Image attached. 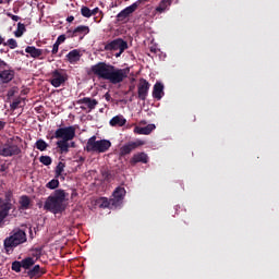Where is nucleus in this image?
Wrapping results in <instances>:
<instances>
[{"mask_svg": "<svg viewBox=\"0 0 279 279\" xmlns=\"http://www.w3.org/2000/svg\"><path fill=\"white\" fill-rule=\"evenodd\" d=\"M81 14H82V16H84V19H90V16H92V11H90V9L88 8V7H82L81 8Z\"/></svg>", "mask_w": 279, "mask_h": 279, "instance_id": "e433bc0d", "label": "nucleus"}, {"mask_svg": "<svg viewBox=\"0 0 279 279\" xmlns=\"http://www.w3.org/2000/svg\"><path fill=\"white\" fill-rule=\"evenodd\" d=\"M96 202H100V208H110V206H112V198L99 197Z\"/></svg>", "mask_w": 279, "mask_h": 279, "instance_id": "c756f323", "label": "nucleus"}, {"mask_svg": "<svg viewBox=\"0 0 279 279\" xmlns=\"http://www.w3.org/2000/svg\"><path fill=\"white\" fill-rule=\"evenodd\" d=\"M71 147H72V149H75V147H76L75 142L69 143V149H71Z\"/></svg>", "mask_w": 279, "mask_h": 279, "instance_id": "09e8293b", "label": "nucleus"}, {"mask_svg": "<svg viewBox=\"0 0 279 279\" xmlns=\"http://www.w3.org/2000/svg\"><path fill=\"white\" fill-rule=\"evenodd\" d=\"M129 162L131 167H136L138 162H142L143 165H147V162H149V157L145 153H137L132 156Z\"/></svg>", "mask_w": 279, "mask_h": 279, "instance_id": "dca6fc26", "label": "nucleus"}, {"mask_svg": "<svg viewBox=\"0 0 279 279\" xmlns=\"http://www.w3.org/2000/svg\"><path fill=\"white\" fill-rule=\"evenodd\" d=\"M121 50H119V52L118 53H116V58H120L121 57Z\"/></svg>", "mask_w": 279, "mask_h": 279, "instance_id": "5fc2aeb1", "label": "nucleus"}, {"mask_svg": "<svg viewBox=\"0 0 279 279\" xmlns=\"http://www.w3.org/2000/svg\"><path fill=\"white\" fill-rule=\"evenodd\" d=\"M64 167H66L65 162L60 161L54 170V175L56 178H60L62 175V173L64 172Z\"/></svg>", "mask_w": 279, "mask_h": 279, "instance_id": "7c9ffc66", "label": "nucleus"}, {"mask_svg": "<svg viewBox=\"0 0 279 279\" xmlns=\"http://www.w3.org/2000/svg\"><path fill=\"white\" fill-rule=\"evenodd\" d=\"M9 68H10V64H8V62L0 59V69H9Z\"/></svg>", "mask_w": 279, "mask_h": 279, "instance_id": "37998d69", "label": "nucleus"}, {"mask_svg": "<svg viewBox=\"0 0 279 279\" xmlns=\"http://www.w3.org/2000/svg\"><path fill=\"white\" fill-rule=\"evenodd\" d=\"M171 3H173V0H161L159 2V5L156 8V12H159V14H162L166 10H169L171 7Z\"/></svg>", "mask_w": 279, "mask_h": 279, "instance_id": "5701e85b", "label": "nucleus"}, {"mask_svg": "<svg viewBox=\"0 0 279 279\" xmlns=\"http://www.w3.org/2000/svg\"><path fill=\"white\" fill-rule=\"evenodd\" d=\"M85 160H86V158H84V157L78 158V162H81V163L84 162Z\"/></svg>", "mask_w": 279, "mask_h": 279, "instance_id": "864d4df0", "label": "nucleus"}, {"mask_svg": "<svg viewBox=\"0 0 279 279\" xmlns=\"http://www.w3.org/2000/svg\"><path fill=\"white\" fill-rule=\"evenodd\" d=\"M25 32H27V28L25 27V24L19 22L17 23V29L14 32L15 38H21Z\"/></svg>", "mask_w": 279, "mask_h": 279, "instance_id": "cd10ccee", "label": "nucleus"}, {"mask_svg": "<svg viewBox=\"0 0 279 279\" xmlns=\"http://www.w3.org/2000/svg\"><path fill=\"white\" fill-rule=\"evenodd\" d=\"M154 130H156V124H148L143 128H141V126L135 128L136 134H144V135H149V133L154 132Z\"/></svg>", "mask_w": 279, "mask_h": 279, "instance_id": "4be33fe9", "label": "nucleus"}, {"mask_svg": "<svg viewBox=\"0 0 279 279\" xmlns=\"http://www.w3.org/2000/svg\"><path fill=\"white\" fill-rule=\"evenodd\" d=\"M5 43V39L0 35V45H3Z\"/></svg>", "mask_w": 279, "mask_h": 279, "instance_id": "3c124183", "label": "nucleus"}, {"mask_svg": "<svg viewBox=\"0 0 279 279\" xmlns=\"http://www.w3.org/2000/svg\"><path fill=\"white\" fill-rule=\"evenodd\" d=\"M141 3H143V0H137L133 4L126 7L125 9H123L124 14H126V16H130V14H134V12L138 10V5H141Z\"/></svg>", "mask_w": 279, "mask_h": 279, "instance_id": "b1692460", "label": "nucleus"}, {"mask_svg": "<svg viewBox=\"0 0 279 279\" xmlns=\"http://www.w3.org/2000/svg\"><path fill=\"white\" fill-rule=\"evenodd\" d=\"M9 95H12V93L11 94L9 93Z\"/></svg>", "mask_w": 279, "mask_h": 279, "instance_id": "680f3d73", "label": "nucleus"}, {"mask_svg": "<svg viewBox=\"0 0 279 279\" xmlns=\"http://www.w3.org/2000/svg\"><path fill=\"white\" fill-rule=\"evenodd\" d=\"M45 274H47V271L40 268V265H35L27 271L28 278H40V276H45Z\"/></svg>", "mask_w": 279, "mask_h": 279, "instance_id": "a211bd4d", "label": "nucleus"}, {"mask_svg": "<svg viewBox=\"0 0 279 279\" xmlns=\"http://www.w3.org/2000/svg\"><path fill=\"white\" fill-rule=\"evenodd\" d=\"M59 49H60V44L54 43L52 46V50H51L52 56H56V53H58Z\"/></svg>", "mask_w": 279, "mask_h": 279, "instance_id": "79ce46f5", "label": "nucleus"}, {"mask_svg": "<svg viewBox=\"0 0 279 279\" xmlns=\"http://www.w3.org/2000/svg\"><path fill=\"white\" fill-rule=\"evenodd\" d=\"M125 123H128V120H125V118H123V116H116L109 122L111 128H123V125H125Z\"/></svg>", "mask_w": 279, "mask_h": 279, "instance_id": "6ab92c4d", "label": "nucleus"}, {"mask_svg": "<svg viewBox=\"0 0 279 279\" xmlns=\"http://www.w3.org/2000/svg\"><path fill=\"white\" fill-rule=\"evenodd\" d=\"M133 89V87H130V90H132Z\"/></svg>", "mask_w": 279, "mask_h": 279, "instance_id": "052dcab7", "label": "nucleus"}, {"mask_svg": "<svg viewBox=\"0 0 279 279\" xmlns=\"http://www.w3.org/2000/svg\"><path fill=\"white\" fill-rule=\"evenodd\" d=\"M128 49V41L117 38L113 39L105 45V51H120V53H123Z\"/></svg>", "mask_w": 279, "mask_h": 279, "instance_id": "0eeeda50", "label": "nucleus"}, {"mask_svg": "<svg viewBox=\"0 0 279 279\" xmlns=\"http://www.w3.org/2000/svg\"><path fill=\"white\" fill-rule=\"evenodd\" d=\"M66 58L70 64H75V62H80V58H82V54H80V50L74 49L66 54Z\"/></svg>", "mask_w": 279, "mask_h": 279, "instance_id": "aec40b11", "label": "nucleus"}, {"mask_svg": "<svg viewBox=\"0 0 279 279\" xmlns=\"http://www.w3.org/2000/svg\"><path fill=\"white\" fill-rule=\"evenodd\" d=\"M2 130H5V122L4 121H0V132Z\"/></svg>", "mask_w": 279, "mask_h": 279, "instance_id": "de8ad7c7", "label": "nucleus"}, {"mask_svg": "<svg viewBox=\"0 0 279 279\" xmlns=\"http://www.w3.org/2000/svg\"><path fill=\"white\" fill-rule=\"evenodd\" d=\"M12 271H15L16 274H21V269H23V262L15 260L11 265Z\"/></svg>", "mask_w": 279, "mask_h": 279, "instance_id": "473e14b6", "label": "nucleus"}, {"mask_svg": "<svg viewBox=\"0 0 279 279\" xmlns=\"http://www.w3.org/2000/svg\"><path fill=\"white\" fill-rule=\"evenodd\" d=\"M4 47H9L10 49H16L19 47V43H16V39L11 38L8 39L7 43L3 41Z\"/></svg>", "mask_w": 279, "mask_h": 279, "instance_id": "72a5a7b5", "label": "nucleus"}, {"mask_svg": "<svg viewBox=\"0 0 279 279\" xmlns=\"http://www.w3.org/2000/svg\"><path fill=\"white\" fill-rule=\"evenodd\" d=\"M66 201V192L64 190H56L46 199L44 210H49L53 215L64 213V202Z\"/></svg>", "mask_w": 279, "mask_h": 279, "instance_id": "7ed1b4c3", "label": "nucleus"}, {"mask_svg": "<svg viewBox=\"0 0 279 279\" xmlns=\"http://www.w3.org/2000/svg\"><path fill=\"white\" fill-rule=\"evenodd\" d=\"M64 40H66V35H60L57 40L56 44L57 45H62V43H64Z\"/></svg>", "mask_w": 279, "mask_h": 279, "instance_id": "a19ab883", "label": "nucleus"}, {"mask_svg": "<svg viewBox=\"0 0 279 279\" xmlns=\"http://www.w3.org/2000/svg\"><path fill=\"white\" fill-rule=\"evenodd\" d=\"M39 162H41V165H45V167H49V165H51L53 160L49 156H40Z\"/></svg>", "mask_w": 279, "mask_h": 279, "instance_id": "c9c22d12", "label": "nucleus"}, {"mask_svg": "<svg viewBox=\"0 0 279 279\" xmlns=\"http://www.w3.org/2000/svg\"><path fill=\"white\" fill-rule=\"evenodd\" d=\"M49 52H50L49 50H47V49L45 50V53H49Z\"/></svg>", "mask_w": 279, "mask_h": 279, "instance_id": "4d7b16f0", "label": "nucleus"}, {"mask_svg": "<svg viewBox=\"0 0 279 279\" xmlns=\"http://www.w3.org/2000/svg\"><path fill=\"white\" fill-rule=\"evenodd\" d=\"M128 14L122 10L118 15H117V19L118 21H124L128 19Z\"/></svg>", "mask_w": 279, "mask_h": 279, "instance_id": "ea45409f", "label": "nucleus"}, {"mask_svg": "<svg viewBox=\"0 0 279 279\" xmlns=\"http://www.w3.org/2000/svg\"><path fill=\"white\" fill-rule=\"evenodd\" d=\"M153 97L154 99H157V101H160L162 97H165V85L162 83H156L153 87Z\"/></svg>", "mask_w": 279, "mask_h": 279, "instance_id": "f3484780", "label": "nucleus"}, {"mask_svg": "<svg viewBox=\"0 0 279 279\" xmlns=\"http://www.w3.org/2000/svg\"><path fill=\"white\" fill-rule=\"evenodd\" d=\"M19 154H21V147L12 142H8L2 148H0V156H3L4 158L19 156Z\"/></svg>", "mask_w": 279, "mask_h": 279, "instance_id": "1a4fd4ad", "label": "nucleus"}, {"mask_svg": "<svg viewBox=\"0 0 279 279\" xmlns=\"http://www.w3.org/2000/svg\"><path fill=\"white\" fill-rule=\"evenodd\" d=\"M34 265H36V260L34 259V257H26L24 259H22V268L26 269V270H31L32 267H34Z\"/></svg>", "mask_w": 279, "mask_h": 279, "instance_id": "bb28decb", "label": "nucleus"}, {"mask_svg": "<svg viewBox=\"0 0 279 279\" xmlns=\"http://www.w3.org/2000/svg\"><path fill=\"white\" fill-rule=\"evenodd\" d=\"M90 34V27L86 25H80L73 31H68V38H75L77 36H86Z\"/></svg>", "mask_w": 279, "mask_h": 279, "instance_id": "ddd939ff", "label": "nucleus"}, {"mask_svg": "<svg viewBox=\"0 0 279 279\" xmlns=\"http://www.w3.org/2000/svg\"><path fill=\"white\" fill-rule=\"evenodd\" d=\"M90 71L94 75L99 77V80H107L110 84H121L128 80L130 75V68L119 69L110 63L98 62L92 65Z\"/></svg>", "mask_w": 279, "mask_h": 279, "instance_id": "f257e3e1", "label": "nucleus"}, {"mask_svg": "<svg viewBox=\"0 0 279 279\" xmlns=\"http://www.w3.org/2000/svg\"><path fill=\"white\" fill-rule=\"evenodd\" d=\"M35 234H36V228H34Z\"/></svg>", "mask_w": 279, "mask_h": 279, "instance_id": "bf43d9fd", "label": "nucleus"}, {"mask_svg": "<svg viewBox=\"0 0 279 279\" xmlns=\"http://www.w3.org/2000/svg\"><path fill=\"white\" fill-rule=\"evenodd\" d=\"M90 12L92 16H96L99 13V8L96 7L95 9L90 10Z\"/></svg>", "mask_w": 279, "mask_h": 279, "instance_id": "a18cd8bd", "label": "nucleus"}, {"mask_svg": "<svg viewBox=\"0 0 279 279\" xmlns=\"http://www.w3.org/2000/svg\"><path fill=\"white\" fill-rule=\"evenodd\" d=\"M149 88H151V84H149L148 81L145 78H140V82L137 84V99H140L141 101H147Z\"/></svg>", "mask_w": 279, "mask_h": 279, "instance_id": "6e6552de", "label": "nucleus"}, {"mask_svg": "<svg viewBox=\"0 0 279 279\" xmlns=\"http://www.w3.org/2000/svg\"><path fill=\"white\" fill-rule=\"evenodd\" d=\"M19 106H21V99L16 98L13 100V102L10 105L11 110H16L19 109Z\"/></svg>", "mask_w": 279, "mask_h": 279, "instance_id": "58836bf2", "label": "nucleus"}, {"mask_svg": "<svg viewBox=\"0 0 279 279\" xmlns=\"http://www.w3.org/2000/svg\"><path fill=\"white\" fill-rule=\"evenodd\" d=\"M105 98H106L107 101H110V94L107 93V94L105 95Z\"/></svg>", "mask_w": 279, "mask_h": 279, "instance_id": "603ef678", "label": "nucleus"}, {"mask_svg": "<svg viewBox=\"0 0 279 279\" xmlns=\"http://www.w3.org/2000/svg\"><path fill=\"white\" fill-rule=\"evenodd\" d=\"M125 187L123 186H118L112 193V198H111V206H121V203L123 199H125Z\"/></svg>", "mask_w": 279, "mask_h": 279, "instance_id": "9b49d317", "label": "nucleus"}, {"mask_svg": "<svg viewBox=\"0 0 279 279\" xmlns=\"http://www.w3.org/2000/svg\"><path fill=\"white\" fill-rule=\"evenodd\" d=\"M46 186L47 189L53 191V189H58V186H60V181L58 179H52L46 184Z\"/></svg>", "mask_w": 279, "mask_h": 279, "instance_id": "f704fd0d", "label": "nucleus"}, {"mask_svg": "<svg viewBox=\"0 0 279 279\" xmlns=\"http://www.w3.org/2000/svg\"><path fill=\"white\" fill-rule=\"evenodd\" d=\"M1 3H3V0H0V5H1Z\"/></svg>", "mask_w": 279, "mask_h": 279, "instance_id": "13d9d810", "label": "nucleus"}, {"mask_svg": "<svg viewBox=\"0 0 279 279\" xmlns=\"http://www.w3.org/2000/svg\"><path fill=\"white\" fill-rule=\"evenodd\" d=\"M15 72L9 65V68H0V80L2 84H10L14 80Z\"/></svg>", "mask_w": 279, "mask_h": 279, "instance_id": "f8f14e48", "label": "nucleus"}, {"mask_svg": "<svg viewBox=\"0 0 279 279\" xmlns=\"http://www.w3.org/2000/svg\"><path fill=\"white\" fill-rule=\"evenodd\" d=\"M142 145H145V141H143V140H137L135 142H129L120 148L119 154H120L121 158H123L125 156H130V154L132 151H134V149H137V147H142Z\"/></svg>", "mask_w": 279, "mask_h": 279, "instance_id": "9d476101", "label": "nucleus"}, {"mask_svg": "<svg viewBox=\"0 0 279 279\" xmlns=\"http://www.w3.org/2000/svg\"><path fill=\"white\" fill-rule=\"evenodd\" d=\"M112 147V142L110 140H98L97 136H92L88 138L86 146L84 147L85 151H93L96 154H106L108 149Z\"/></svg>", "mask_w": 279, "mask_h": 279, "instance_id": "39448f33", "label": "nucleus"}, {"mask_svg": "<svg viewBox=\"0 0 279 279\" xmlns=\"http://www.w3.org/2000/svg\"><path fill=\"white\" fill-rule=\"evenodd\" d=\"M31 204H32V201L29 199V196H27V195L21 196V198H20L21 210H28Z\"/></svg>", "mask_w": 279, "mask_h": 279, "instance_id": "a878e982", "label": "nucleus"}, {"mask_svg": "<svg viewBox=\"0 0 279 279\" xmlns=\"http://www.w3.org/2000/svg\"><path fill=\"white\" fill-rule=\"evenodd\" d=\"M76 104H77V106H86V108H88L89 112H92V110H95V108H97V106L99 105V101H97V99H94L90 97H84V98L76 100Z\"/></svg>", "mask_w": 279, "mask_h": 279, "instance_id": "2eb2a0df", "label": "nucleus"}, {"mask_svg": "<svg viewBox=\"0 0 279 279\" xmlns=\"http://www.w3.org/2000/svg\"><path fill=\"white\" fill-rule=\"evenodd\" d=\"M74 21H75V16H73V15H70L66 17L68 23H73Z\"/></svg>", "mask_w": 279, "mask_h": 279, "instance_id": "49530a36", "label": "nucleus"}, {"mask_svg": "<svg viewBox=\"0 0 279 279\" xmlns=\"http://www.w3.org/2000/svg\"><path fill=\"white\" fill-rule=\"evenodd\" d=\"M81 110H86V107H84V106H81Z\"/></svg>", "mask_w": 279, "mask_h": 279, "instance_id": "6e6d98bb", "label": "nucleus"}, {"mask_svg": "<svg viewBox=\"0 0 279 279\" xmlns=\"http://www.w3.org/2000/svg\"><path fill=\"white\" fill-rule=\"evenodd\" d=\"M43 250L44 247H35L31 250V256L32 258H36V260H38V258H40V256H43Z\"/></svg>", "mask_w": 279, "mask_h": 279, "instance_id": "2f4dec72", "label": "nucleus"}, {"mask_svg": "<svg viewBox=\"0 0 279 279\" xmlns=\"http://www.w3.org/2000/svg\"><path fill=\"white\" fill-rule=\"evenodd\" d=\"M8 16H10V19H12V21H15V22L21 21V16L14 15L12 13H9Z\"/></svg>", "mask_w": 279, "mask_h": 279, "instance_id": "c03bdc74", "label": "nucleus"}, {"mask_svg": "<svg viewBox=\"0 0 279 279\" xmlns=\"http://www.w3.org/2000/svg\"><path fill=\"white\" fill-rule=\"evenodd\" d=\"M23 243H27V233L21 229H17L13 230L10 233V236L4 239L3 247L7 254H10V252H14L15 247H19V245H23Z\"/></svg>", "mask_w": 279, "mask_h": 279, "instance_id": "20e7f679", "label": "nucleus"}, {"mask_svg": "<svg viewBox=\"0 0 279 279\" xmlns=\"http://www.w3.org/2000/svg\"><path fill=\"white\" fill-rule=\"evenodd\" d=\"M25 52L31 56V58H40L43 56V49L36 48L34 46H27Z\"/></svg>", "mask_w": 279, "mask_h": 279, "instance_id": "412c9836", "label": "nucleus"}, {"mask_svg": "<svg viewBox=\"0 0 279 279\" xmlns=\"http://www.w3.org/2000/svg\"><path fill=\"white\" fill-rule=\"evenodd\" d=\"M35 147L39 151H47V147H49V144H47V142H45V140L39 138V140L36 141Z\"/></svg>", "mask_w": 279, "mask_h": 279, "instance_id": "c85d7f7f", "label": "nucleus"}, {"mask_svg": "<svg viewBox=\"0 0 279 279\" xmlns=\"http://www.w3.org/2000/svg\"><path fill=\"white\" fill-rule=\"evenodd\" d=\"M29 236L31 239H34V230H32V228H29Z\"/></svg>", "mask_w": 279, "mask_h": 279, "instance_id": "8fccbe9b", "label": "nucleus"}, {"mask_svg": "<svg viewBox=\"0 0 279 279\" xmlns=\"http://www.w3.org/2000/svg\"><path fill=\"white\" fill-rule=\"evenodd\" d=\"M53 138L59 140L57 142L58 154H69V141L75 138V126L71 125L57 129L50 141H53Z\"/></svg>", "mask_w": 279, "mask_h": 279, "instance_id": "f03ea898", "label": "nucleus"}, {"mask_svg": "<svg viewBox=\"0 0 279 279\" xmlns=\"http://www.w3.org/2000/svg\"><path fill=\"white\" fill-rule=\"evenodd\" d=\"M101 175H102L105 182H110V180H112V173H110L109 170L102 171Z\"/></svg>", "mask_w": 279, "mask_h": 279, "instance_id": "4c0bfd02", "label": "nucleus"}, {"mask_svg": "<svg viewBox=\"0 0 279 279\" xmlns=\"http://www.w3.org/2000/svg\"><path fill=\"white\" fill-rule=\"evenodd\" d=\"M69 80V75L63 70H54L50 74L49 83L53 88H60V86H64L66 81Z\"/></svg>", "mask_w": 279, "mask_h": 279, "instance_id": "423d86ee", "label": "nucleus"}, {"mask_svg": "<svg viewBox=\"0 0 279 279\" xmlns=\"http://www.w3.org/2000/svg\"><path fill=\"white\" fill-rule=\"evenodd\" d=\"M14 208V205L11 201H5L1 203L0 201V223H3V220L10 215V211Z\"/></svg>", "mask_w": 279, "mask_h": 279, "instance_id": "4468645a", "label": "nucleus"}, {"mask_svg": "<svg viewBox=\"0 0 279 279\" xmlns=\"http://www.w3.org/2000/svg\"><path fill=\"white\" fill-rule=\"evenodd\" d=\"M141 3H143V0H137L133 4L126 7L125 9H123L124 14H126V16H130V14H134V12L138 10V5H141Z\"/></svg>", "mask_w": 279, "mask_h": 279, "instance_id": "393cba45", "label": "nucleus"}]
</instances>
